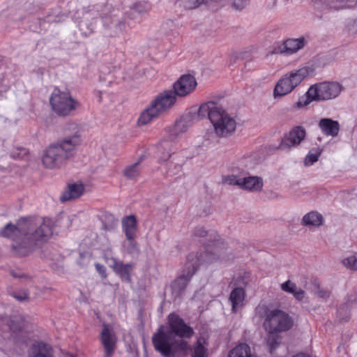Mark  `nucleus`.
Returning a JSON list of instances; mask_svg holds the SVG:
<instances>
[{"mask_svg":"<svg viewBox=\"0 0 357 357\" xmlns=\"http://www.w3.org/2000/svg\"><path fill=\"white\" fill-rule=\"evenodd\" d=\"M52 233V222L50 219L25 218L20 220L17 225H6L0 234L12 239L14 255L23 257L46 242Z\"/></svg>","mask_w":357,"mask_h":357,"instance_id":"1","label":"nucleus"},{"mask_svg":"<svg viewBox=\"0 0 357 357\" xmlns=\"http://www.w3.org/2000/svg\"><path fill=\"white\" fill-rule=\"evenodd\" d=\"M194 334L192 328L176 314L168 316L166 326H160L152 337L155 349L164 357H176L188 349L185 339Z\"/></svg>","mask_w":357,"mask_h":357,"instance_id":"2","label":"nucleus"},{"mask_svg":"<svg viewBox=\"0 0 357 357\" xmlns=\"http://www.w3.org/2000/svg\"><path fill=\"white\" fill-rule=\"evenodd\" d=\"M64 137L50 144L42 155L43 165L50 169H59L73 158L82 144L79 126L68 123L63 128Z\"/></svg>","mask_w":357,"mask_h":357,"instance_id":"3","label":"nucleus"},{"mask_svg":"<svg viewBox=\"0 0 357 357\" xmlns=\"http://www.w3.org/2000/svg\"><path fill=\"white\" fill-rule=\"evenodd\" d=\"M198 119L208 117L213 126L215 133L221 137H227L236 130V121L224 108L215 102H208L197 109Z\"/></svg>","mask_w":357,"mask_h":357,"instance_id":"4","label":"nucleus"},{"mask_svg":"<svg viewBox=\"0 0 357 357\" xmlns=\"http://www.w3.org/2000/svg\"><path fill=\"white\" fill-rule=\"evenodd\" d=\"M293 326L294 320L287 312L278 309L266 312L263 327L267 333L266 344L271 351L280 344V333L290 330Z\"/></svg>","mask_w":357,"mask_h":357,"instance_id":"5","label":"nucleus"},{"mask_svg":"<svg viewBox=\"0 0 357 357\" xmlns=\"http://www.w3.org/2000/svg\"><path fill=\"white\" fill-rule=\"evenodd\" d=\"M220 258V256L218 253L212 252H192L189 254L185 264L188 268L187 274H183L176 279L171 286L173 296L175 298H178L181 295L185 289L190 279L196 272L199 265L213 263Z\"/></svg>","mask_w":357,"mask_h":357,"instance_id":"6","label":"nucleus"},{"mask_svg":"<svg viewBox=\"0 0 357 357\" xmlns=\"http://www.w3.org/2000/svg\"><path fill=\"white\" fill-rule=\"evenodd\" d=\"M176 100L177 97L172 90H166L160 93L141 112L137 120V125L139 126L147 125L153 119L163 115L174 107Z\"/></svg>","mask_w":357,"mask_h":357,"instance_id":"7","label":"nucleus"},{"mask_svg":"<svg viewBox=\"0 0 357 357\" xmlns=\"http://www.w3.org/2000/svg\"><path fill=\"white\" fill-rule=\"evenodd\" d=\"M310 72V68L309 67H303L284 75L275 86L273 90L274 98H280L290 93L303 79L309 75Z\"/></svg>","mask_w":357,"mask_h":357,"instance_id":"8","label":"nucleus"},{"mask_svg":"<svg viewBox=\"0 0 357 357\" xmlns=\"http://www.w3.org/2000/svg\"><path fill=\"white\" fill-rule=\"evenodd\" d=\"M52 109L60 116L69 115L79 107V102L73 99L68 91L54 89L50 97Z\"/></svg>","mask_w":357,"mask_h":357,"instance_id":"9","label":"nucleus"},{"mask_svg":"<svg viewBox=\"0 0 357 357\" xmlns=\"http://www.w3.org/2000/svg\"><path fill=\"white\" fill-rule=\"evenodd\" d=\"M343 89L337 82H323L314 84V101L332 100L337 97Z\"/></svg>","mask_w":357,"mask_h":357,"instance_id":"10","label":"nucleus"},{"mask_svg":"<svg viewBox=\"0 0 357 357\" xmlns=\"http://www.w3.org/2000/svg\"><path fill=\"white\" fill-rule=\"evenodd\" d=\"M197 85L196 79L190 74H185L174 84L173 92L177 97H185L192 93Z\"/></svg>","mask_w":357,"mask_h":357,"instance_id":"11","label":"nucleus"},{"mask_svg":"<svg viewBox=\"0 0 357 357\" xmlns=\"http://www.w3.org/2000/svg\"><path fill=\"white\" fill-rule=\"evenodd\" d=\"M196 116H197V110L195 112H189L182 116L169 129L170 135L173 138H178L181 136L192 126L193 121L202 119Z\"/></svg>","mask_w":357,"mask_h":357,"instance_id":"12","label":"nucleus"},{"mask_svg":"<svg viewBox=\"0 0 357 357\" xmlns=\"http://www.w3.org/2000/svg\"><path fill=\"white\" fill-rule=\"evenodd\" d=\"M100 341L105 349V357H111L116 348V336L109 325L102 324Z\"/></svg>","mask_w":357,"mask_h":357,"instance_id":"13","label":"nucleus"},{"mask_svg":"<svg viewBox=\"0 0 357 357\" xmlns=\"http://www.w3.org/2000/svg\"><path fill=\"white\" fill-rule=\"evenodd\" d=\"M107 262L122 280L127 282H131V274L133 271L132 264H124L114 257L108 258Z\"/></svg>","mask_w":357,"mask_h":357,"instance_id":"14","label":"nucleus"},{"mask_svg":"<svg viewBox=\"0 0 357 357\" xmlns=\"http://www.w3.org/2000/svg\"><path fill=\"white\" fill-rule=\"evenodd\" d=\"M122 225L126 239L129 244L128 250L129 252H132L137 248V243L135 241L137 231V220L135 217L134 215L126 217L122 221Z\"/></svg>","mask_w":357,"mask_h":357,"instance_id":"15","label":"nucleus"},{"mask_svg":"<svg viewBox=\"0 0 357 357\" xmlns=\"http://www.w3.org/2000/svg\"><path fill=\"white\" fill-rule=\"evenodd\" d=\"M305 135V130L302 126H295L283 139L281 143L282 149H289L299 145Z\"/></svg>","mask_w":357,"mask_h":357,"instance_id":"16","label":"nucleus"},{"mask_svg":"<svg viewBox=\"0 0 357 357\" xmlns=\"http://www.w3.org/2000/svg\"><path fill=\"white\" fill-rule=\"evenodd\" d=\"M307 44V40L302 36L298 38H288L279 47L282 54H292L303 49Z\"/></svg>","mask_w":357,"mask_h":357,"instance_id":"17","label":"nucleus"},{"mask_svg":"<svg viewBox=\"0 0 357 357\" xmlns=\"http://www.w3.org/2000/svg\"><path fill=\"white\" fill-rule=\"evenodd\" d=\"M84 192V186L82 183L68 184L66 190L60 197V201L65 202L79 197Z\"/></svg>","mask_w":357,"mask_h":357,"instance_id":"18","label":"nucleus"},{"mask_svg":"<svg viewBox=\"0 0 357 357\" xmlns=\"http://www.w3.org/2000/svg\"><path fill=\"white\" fill-rule=\"evenodd\" d=\"M144 156H140L135 162L125 167L122 172L123 176L128 180L137 181L141 175V163Z\"/></svg>","mask_w":357,"mask_h":357,"instance_id":"19","label":"nucleus"},{"mask_svg":"<svg viewBox=\"0 0 357 357\" xmlns=\"http://www.w3.org/2000/svg\"><path fill=\"white\" fill-rule=\"evenodd\" d=\"M319 128L321 132L332 137H336L340 131V124L337 121L331 119L324 118L320 120Z\"/></svg>","mask_w":357,"mask_h":357,"instance_id":"20","label":"nucleus"},{"mask_svg":"<svg viewBox=\"0 0 357 357\" xmlns=\"http://www.w3.org/2000/svg\"><path fill=\"white\" fill-rule=\"evenodd\" d=\"M280 287L283 291L291 294L297 301H301L305 297V291L290 280L282 283Z\"/></svg>","mask_w":357,"mask_h":357,"instance_id":"21","label":"nucleus"},{"mask_svg":"<svg viewBox=\"0 0 357 357\" xmlns=\"http://www.w3.org/2000/svg\"><path fill=\"white\" fill-rule=\"evenodd\" d=\"M263 180L259 176H248L242 178L241 189L252 192L261 191Z\"/></svg>","mask_w":357,"mask_h":357,"instance_id":"22","label":"nucleus"},{"mask_svg":"<svg viewBox=\"0 0 357 357\" xmlns=\"http://www.w3.org/2000/svg\"><path fill=\"white\" fill-rule=\"evenodd\" d=\"M245 291L242 288H236L230 294L229 301L233 312H237L243 305Z\"/></svg>","mask_w":357,"mask_h":357,"instance_id":"23","label":"nucleus"},{"mask_svg":"<svg viewBox=\"0 0 357 357\" xmlns=\"http://www.w3.org/2000/svg\"><path fill=\"white\" fill-rule=\"evenodd\" d=\"M228 357H252L250 347L245 343H241L229 351Z\"/></svg>","mask_w":357,"mask_h":357,"instance_id":"24","label":"nucleus"},{"mask_svg":"<svg viewBox=\"0 0 357 357\" xmlns=\"http://www.w3.org/2000/svg\"><path fill=\"white\" fill-rule=\"evenodd\" d=\"M31 357H52V348L45 344H39L33 348Z\"/></svg>","mask_w":357,"mask_h":357,"instance_id":"25","label":"nucleus"},{"mask_svg":"<svg viewBox=\"0 0 357 357\" xmlns=\"http://www.w3.org/2000/svg\"><path fill=\"white\" fill-rule=\"evenodd\" d=\"M312 90V86H310L305 94L299 98L298 101L296 102L294 107L296 108H303L309 105L312 101V96L310 93Z\"/></svg>","mask_w":357,"mask_h":357,"instance_id":"26","label":"nucleus"},{"mask_svg":"<svg viewBox=\"0 0 357 357\" xmlns=\"http://www.w3.org/2000/svg\"><path fill=\"white\" fill-rule=\"evenodd\" d=\"M330 291L322 287L317 280H314V294L318 297L325 299L329 297Z\"/></svg>","mask_w":357,"mask_h":357,"instance_id":"27","label":"nucleus"},{"mask_svg":"<svg viewBox=\"0 0 357 357\" xmlns=\"http://www.w3.org/2000/svg\"><path fill=\"white\" fill-rule=\"evenodd\" d=\"M342 262L347 268L357 271V253L344 258Z\"/></svg>","mask_w":357,"mask_h":357,"instance_id":"28","label":"nucleus"},{"mask_svg":"<svg viewBox=\"0 0 357 357\" xmlns=\"http://www.w3.org/2000/svg\"><path fill=\"white\" fill-rule=\"evenodd\" d=\"M176 3L185 9H194L202 5L199 0H177Z\"/></svg>","mask_w":357,"mask_h":357,"instance_id":"29","label":"nucleus"},{"mask_svg":"<svg viewBox=\"0 0 357 357\" xmlns=\"http://www.w3.org/2000/svg\"><path fill=\"white\" fill-rule=\"evenodd\" d=\"M222 181L225 184L230 185H238L240 188H241L242 178H238L235 175H229L225 176L222 179Z\"/></svg>","mask_w":357,"mask_h":357,"instance_id":"30","label":"nucleus"},{"mask_svg":"<svg viewBox=\"0 0 357 357\" xmlns=\"http://www.w3.org/2000/svg\"><path fill=\"white\" fill-rule=\"evenodd\" d=\"M183 165V162L176 163L174 160L170 161L168 163L167 173L170 175H176L178 174L182 169Z\"/></svg>","mask_w":357,"mask_h":357,"instance_id":"31","label":"nucleus"},{"mask_svg":"<svg viewBox=\"0 0 357 357\" xmlns=\"http://www.w3.org/2000/svg\"><path fill=\"white\" fill-rule=\"evenodd\" d=\"M192 357H206V349L202 346V340L199 339L195 347V351Z\"/></svg>","mask_w":357,"mask_h":357,"instance_id":"32","label":"nucleus"},{"mask_svg":"<svg viewBox=\"0 0 357 357\" xmlns=\"http://www.w3.org/2000/svg\"><path fill=\"white\" fill-rule=\"evenodd\" d=\"M10 154L15 159H21L27 154V151L25 149L13 147Z\"/></svg>","mask_w":357,"mask_h":357,"instance_id":"33","label":"nucleus"},{"mask_svg":"<svg viewBox=\"0 0 357 357\" xmlns=\"http://www.w3.org/2000/svg\"><path fill=\"white\" fill-rule=\"evenodd\" d=\"M13 296L20 301H23L29 299V293L26 290L15 292Z\"/></svg>","mask_w":357,"mask_h":357,"instance_id":"34","label":"nucleus"},{"mask_svg":"<svg viewBox=\"0 0 357 357\" xmlns=\"http://www.w3.org/2000/svg\"><path fill=\"white\" fill-rule=\"evenodd\" d=\"M330 63V59L326 56H319L316 59L315 65L317 67H323Z\"/></svg>","mask_w":357,"mask_h":357,"instance_id":"35","label":"nucleus"},{"mask_svg":"<svg viewBox=\"0 0 357 357\" xmlns=\"http://www.w3.org/2000/svg\"><path fill=\"white\" fill-rule=\"evenodd\" d=\"M132 9L139 14L146 13L149 10V7L143 3H139L133 5Z\"/></svg>","mask_w":357,"mask_h":357,"instance_id":"36","label":"nucleus"},{"mask_svg":"<svg viewBox=\"0 0 357 357\" xmlns=\"http://www.w3.org/2000/svg\"><path fill=\"white\" fill-rule=\"evenodd\" d=\"M248 0H232V6L236 10L243 9L246 3Z\"/></svg>","mask_w":357,"mask_h":357,"instance_id":"37","label":"nucleus"},{"mask_svg":"<svg viewBox=\"0 0 357 357\" xmlns=\"http://www.w3.org/2000/svg\"><path fill=\"white\" fill-rule=\"evenodd\" d=\"M324 222L323 216L320 213L314 212V227L322 225Z\"/></svg>","mask_w":357,"mask_h":357,"instance_id":"38","label":"nucleus"},{"mask_svg":"<svg viewBox=\"0 0 357 357\" xmlns=\"http://www.w3.org/2000/svg\"><path fill=\"white\" fill-rule=\"evenodd\" d=\"M301 223L304 226L312 225V214L308 213L305 215L302 219Z\"/></svg>","mask_w":357,"mask_h":357,"instance_id":"39","label":"nucleus"},{"mask_svg":"<svg viewBox=\"0 0 357 357\" xmlns=\"http://www.w3.org/2000/svg\"><path fill=\"white\" fill-rule=\"evenodd\" d=\"M171 157V153L169 151H162L160 155L159 156V160L160 161L165 162L167 161Z\"/></svg>","mask_w":357,"mask_h":357,"instance_id":"40","label":"nucleus"},{"mask_svg":"<svg viewBox=\"0 0 357 357\" xmlns=\"http://www.w3.org/2000/svg\"><path fill=\"white\" fill-rule=\"evenodd\" d=\"M96 268L103 278L107 277L106 269L104 266L98 264L96 265Z\"/></svg>","mask_w":357,"mask_h":357,"instance_id":"41","label":"nucleus"},{"mask_svg":"<svg viewBox=\"0 0 357 357\" xmlns=\"http://www.w3.org/2000/svg\"><path fill=\"white\" fill-rule=\"evenodd\" d=\"M195 234L197 236H205L207 234V231L203 227H198L195 229Z\"/></svg>","mask_w":357,"mask_h":357,"instance_id":"42","label":"nucleus"},{"mask_svg":"<svg viewBox=\"0 0 357 357\" xmlns=\"http://www.w3.org/2000/svg\"><path fill=\"white\" fill-rule=\"evenodd\" d=\"M304 163L305 166H310L312 165V154L311 153L310 151L307 155Z\"/></svg>","mask_w":357,"mask_h":357,"instance_id":"43","label":"nucleus"},{"mask_svg":"<svg viewBox=\"0 0 357 357\" xmlns=\"http://www.w3.org/2000/svg\"><path fill=\"white\" fill-rule=\"evenodd\" d=\"M322 150L321 149H317V150L314 153V156H313V158H314V162H315L317 160H318V158L319 156L320 155L321 153Z\"/></svg>","mask_w":357,"mask_h":357,"instance_id":"44","label":"nucleus"},{"mask_svg":"<svg viewBox=\"0 0 357 357\" xmlns=\"http://www.w3.org/2000/svg\"><path fill=\"white\" fill-rule=\"evenodd\" d=\"M292 357H311V356H310V355L305 354V353H299V354H297L296 355H294Z\"/></svg>","mask_w":357,"mask_h":357,"instance_id":"45","label":"nucleus"},{"mask_svg":"<svg viewBox=\"0 0 357 357\" xmlns=\"http://www.w3.org/2000/svg\"><path fill=\"white\" fill-rule=\"evenodd\" d=\"M348 312H349V307H348ZM348 313H349V312H345V313H344V314L347 316Z\"/></svg>","mask_w":357,"mask_h":357,"instance_id":"46","label":"nucleus"},{"mask_svg":"<svg viewBox=\"0 0 357 357\" xmlns=\"http://www.w3.org/2000/svg\"><path fill=\"white\" fill-rule=\"evenodd\" d=\"M13 275L14 277H20V275H15V274H13Z\"/></svg>","mask_w":357,"mask_h":357,"instance_id":"47","label":"nucleus"},{"mask_svg":"<svg viewBox=\"0 0 357 357\" xmlns=\"http://www.w3.org/2000/svg\"><path fill=\"white\" fill-rule=\"evenodd\" d=\"M160 149H163V147L161 145L160 147H159Z\"/></svg>","mask_w":357,"mask_h":357,"instance_id":"48","label":"nucleus"},{"mask_svg":"<svg viewBox=\"0 0 357 357\" xmlns=\"http://www.w3.org/2000/svg\"><path fill=\"white\" fill-rule=\"evenodd\" d=\"M338 314H339L340 315H342V314H343V312H338Z\"/></svg>","mask_w":357,"mask_h":357,"instance_id":"49","label":"nucleus"}]
</instances>
